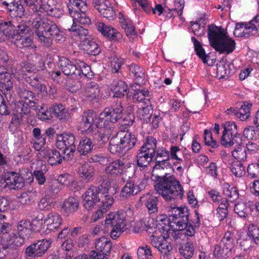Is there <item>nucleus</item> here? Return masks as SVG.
<instances>
[{"label": "nucleus", "mask_w": 259, "mask_h": 259, "mask_svg": "<svg viewBox=\"0 0 259 259\" xmlns=\"http://www.w3.org/2000/svg\"><path fill=\"white\" fill-rule=\"evenodd\" d=\"M177 146L171 145L169 150L164 147L159 146L154 151V160L171 159Z\"/></svg>", "instance_id": "35"}, {"label": "nucleus", "mask_w": 259, "mask_h": 259, "mask_svg": "<svg viewBox=\"0 0 259 259\" xmlns=\"http://www.w3.org/2000/svg\"><path fill=\"white\" fill-rule=\"evenodd\" d=\"M98 30L109 40L118 42L122 39V35L111 26L106 25L102 21H97L95 24Z\"/></svg>", "instance_id": "15"}, {"label": "nucleus", "mask_w": 259, "mask_h": 259, "mask_svg": "<svg viewBox=\"0 0 259 259\" xmlns=\"http://www.w3.org/2000/svg\"><path fill=\"white\" fill-rule=\"evenodd\" d=\"M258 31L257 24L253 19L248 23L242 22L237 23L234 30V34L238 36L248 37L251 35L256 33Z\"/></svg>", "instance_id": "16"}, {"label": "nucleus", "mask_w": 259, "mask_h": 259, "mask_svg": "<svg viewBox=\"0 0 259 259\" xmlns=\"http://www.w3.org/2000/svg\"><path fill=\"white\" fill-rule=\"evenodd\" d=\"M242 143L240 145L236 144L237 147L232 152L233 157L240 162L246 160L247 158V152L242 147Z\"/></svg>", "instance_id": "59"}, {"label": "nucleus", "mask_w": 259, "mask_h": 259, "mask_svg": "<svg viewBox=\"0 0 259 259\" xmlns=\"http://www.w3.org/2000/svg\"><path fill=\"white\" fill-rule=\"evenodd\" d=\"M82 47V49L90 55L96 56L99 54L101 51L98 44L91 39L83 42Z\"/></svg>", "instance_id": "49"}, {"label": "nucleus", "mask_w": 259, "mask_h": 259, "mask_svg": "<svg viewBox=\"0 0 259 259\" xmlns=\"http://www.w3.org/2000/svg\"><path fill=\"white\" fill-rule=\"evenodd\" d=\"M125 168L123 160L116 159L110 162L105 168V173L111 177H116L121 175Z\"/></svg>", "instance_id": "23"}, {"label": "nucleus", "mask_w": 259, "mask_h": 259, "mask_svg": "<svg viewBox=\"0 0 259 259\" xmlns=\"http://www.w3.org/2000/svg\"><path fill=\"white\" fill-rule=\"evenodd\" d=\"M207 36L210 46L220 54H229L235 49V41L228 35L222 26L209 25Z\"/></svg>", "instance_id": "4"}, {"label": "nucleus", "mask_w": 259, "mask_h": 259, "mask_svg": "<svg viewBox=\"0 0 259 259\" xmlns=\"http://www.w3.org/2000/svg\"><path fill=\"white\" fill-rule=\"evenodd\" d=\"M18 238L14 233H2L0 234V245H1L3 249L8 248L10 245H14L16 246H20L23 244V241L21 242L17 241Z\"/></svg>", "instance_id": "30"}, {"label": "nucleus", "mask_w": 259, "mask_h": 259, "mask_svg": "<svg viewBox=\"0 0 259 259\" xmlns=\"http://www.w3.org/2000/svg\"><path fill=\"white\" fill-rule=\"evenodd\" d=\"M191 40L193 43L194 50L197 56L202 60L204 63H207L209 66H211L215 62V59H210L209 55H207L201 44L195 37H191Z\"/></svg>", "instance_id": "27"}, {"label": "nucleus", "mask_w": 259, "mask_h": 259, "mask_svg": "<svg viewBox=\"0 0 259 259\" xmlns=\"http://www.w3.org/2000/svg\"><path fill=\"white\" fill-rule=\"evenodd\" d=\"M39 9H42L52 17L59 18L62 14V10L57 7L56 0H40Z\"/></svg>", "instance_id": "21"}, {"label": "nucleus", "mask_w": 259, "mask_h": 259, "mask_svg": "<svg viewBox=\"0 0 259 259\" xmlns=\"http://www.w3.org/2000/svg\"><path fill=\"white\" fill-rule=\"evenodd\" d=\"M41 152L44 154V157H48V162L51 165H56L62 162V157L60 153L55 149H49L45 148L42 150Z\"/></svg>", "instance_id": "29"}, {"label": "nucleus", "mask_w": 259, "mask_h": 259, "mask_svg": "<svg viewBox=\"0 0 259 259\" xmlns=\"http://www.w3.org/2000/svg\"><path fill=\"white\" fill-rule=\"evenodd\" d=\"M141 148L145 149L148 152L154 153L157 147V140L152 136H148L146 138V142L142 145Z\"/></svg>", "instance_id": "63"}, {"label": "nucleus", "mask_w": 259, "mask_h": 259, "mask_svg": "<svg viewBox=\"0 0 259 259\" xmlns=\"http://www.w3.org/2000/svg\"><path fill=\"white\" fill-rule=\"evenodd\" d=\"M252 104L247 101L243 102L240 108L238 109L237 118L241 121L246 120L250 116V109Z\"/></svg>", "instance_id": "51"}, {"label": "nucleus", "mask_w": 259, "mask_h": 259, "mask_svg": "<svg viewBox=\"0 0 259 259\" xmlns=\"http://www.w3.org/2000/svg\"><path fill=\"white\" fill-rule=\"evenodd\" d=\"M78 208V200L77 198L74 197H69L66 199L61 206L63 212L68 215L77 211Z\"/></svg>", "instance_id": "34"}, {"label": "nucleus", "mask_w": 259, "mask_h": 259, "mask_svg": "<svg viewBox=\"0 0 259 259\" xmlns=\"http://www.w3.org/2000/svg\"><path fill=\"white\" fill-rule=\"evenodd\" d=\"M101 7L100 10L99 11L101 15L106 19L113 20L116 17L115 10L110 3L107 5Z\"/></svg>", "instance_id": "55"}, {"label": "nucleus", "mask_w": 259, "mask_h": 259, "mask_svg": "<svg viewBox=\"0 0 259 259\" xmlns=\"http://www.w3.org/2000/svg\"><path fill=\"white\" fill-rule=\"evenodd\" d=\"M109 58L112 59L111 61V66L112 71L115 73L118 72L119 70L120 69L121 65L124 63V59L118 57L115 52L109 56Z\"/></svg>", "instance_id": "60"}, {"label": "nucleus", "mask_w": 259, "mask_h": 259, "mask_svg": "<svg viewBox=\"0 0 259 259\" xmlns=\"http://www.w3.org/2000/svg\"><path fill=\"white\" fill-rule=\"evenodd\" d=\"M75 137L71 133H64L57 136L56 146L59 149H63V153L69 158L73 155L76 150Z\"/></svg>", "instance_id": "9"}, {"label": "nucleus", "mask_w": 259, "mask_h": 259, "mask_svg": "<svg viewBox=\"0 0 259 259\" xmlns=\"http://www.w3.org/2000/svg\"><path fill=\"white\" fill-rule=\"evenodd\" d=\"M79 128L81 132L87 135H91L95 139L101 141L102 144L106 143L109 139L106 135V130L103 122L97 118L96 115L91 110L84 112L80 116Z\"/></svg>", "instance_id": "3"}, {"label": "nucleus", "mask_w": 259, "mask_h": 259, "mask_svg": "<svg viewBox=\"0 0 259 259\" xmlns=\"http://www.w3.org/2000/svg\"><path fill=\"white\" fill-rule=\"evenodd\" d=\"M108 150L113 154H122L125 152L123 147H122L120 139L117 135L115 137H112L110 139Z\"/></svg>", "instance_id": "52"}, {"label": "nucleus", "mask_w": 259, "mask_h": 259, "mask_svg": "<svg viewBox=\"0 0 259 259\" xmlns=\"http://www.w3.org/2000/svg\"><path fill=\"white\" fill-rule=\"evenodd\" d=\"M52 113L56 117L60 120L65 119L66 118V110L61 103H54L50 107Z\"/></svg>", "instance_id": "54"}, {"label": "nucleus", "mask_w": 259, "mask_h": 259, "mask_svg": "<svg viewBox=\"0 0 259 259\" xmlns=\"http://www.w3.org/2000/svg\"><path fill=\"white\" fill-rule=\"evenodd\" d=\"M58 66L64 75L70 76L75 80L76 74H78L79 71L77 70V65L75 61L74 63L66 57L61 56L59 58Z\"/></svg>", "instance_id": "17"}, {"label": "nucleus", "mask_w": 259, "mask_h": 259, "mask_svg": "<svg viewBox=\"0 0 259 259\" xmlns=\"http://www.w3.org/2000/svg\"><path fill=\"white\" fill-rule=\"evenodd\" d=\"M6 10L11 17L14 18H22L25 13V9L21 4V0Z\"/></svg>", "instance_id": "47"}, {"label": "nucleus", "mask_w": 259, "mask_h": 259, "mask_svg": "<svg viewBox=\"0 0 259 259\" xmlns=\"http://www.w3.org/2000/svg\"><path fill=\"white\" fill-rule=\"evenodd\" d=\"M40 106V108H38V112L37 116L39 119L42 121L50 120L52 118V112L50 110V107H48L46 104H42ZM39 108V107H38ZM37 110V109H36Z\"/></svg>", "instance_id": "56"}, {"label": "nucleus", "mask_w": 259, "mask_h": 259, "mask_svg": "<svg viewBox=\"0 0 259 259\" xmlns=\"http://www.w3.org/2000/svg\"><path fill=\"white\" fill-rule=\"evenodd\" d=\"M94 146L93 141L91 138L84 136L80 139L77 150L81 155L85 156L92 151Z\"/></svg>", "instance_id": "36"}, {"label": "nucleus", "mask_w": 259, "mask_h": 259, "mask_svg": "<svg viewBox=\"0 0 259 259\" xmlns=\"http://www.w3.org/2000/svg\"><path fill=\"white\" fill-rule=\"evenodd\" d=\"M95 247L100 251L99 252H102V254H107L110 252L112 243L110 239L102 236L96 241Z\"/></svg>", "instance_id": "44"}, {"label": "nucleus", "mask_w": 259, "mask_h": 259, "mask_svg": "<svg viewBox=\"0 0 259 259\" xmlns=\"http://www.w3.org/2000/svg\"><path fill=\"white\" fill-rule=\"evenodd\" d=\"M232 249L220 242L213 246V255L218 259H227L232 254Z\"/></svg>", "instance_id": "32"}, {"label": "nucleus", "mask_w": 259, "mask_h": 259, "mask_svg": "<svg viewBox=\"0 0 259 259\" xmlns=\"http://www.w3.org/2000/svg\"><path fill=\"white\" fill-rule=\"evenodd\" d=\"M180 254L186 259L191 258L194 252V248L193 243L188 242L185 244L181 246L179 248Z\"/></svg>", "instance_id": "57"}, {"label": "nucleus", "mask_w": 259, "mask_h": 259, "mask_svg": "<svg viewBox=\"0 0 259 259\" xmlns=\"http://www.w3.org/2000/svg\"><path fill=\"white\" fill-rule=\"evenodd\" d=\"M68 29L69 31H72L74 35L77 36L79 40L82 44L91 39L88 30L79 25L72 24L71 27L68 28Z\"/></svg>", "instance_id": "42"}, {"label": "nucleus", "mask_w": 259, "mask_h": 259, "mask_svg": "<svg viewBox=\"0 0 259 259\" xmlns=\"http://www.w3.org/2000/svg\"><path fill=\"white\" fill-rule=\"evenodd\" d=\"M78 174L80 181L82 183H88L94 180L95 170L93 165L84 163L78 168Z\"/></svg>", "instance_id": "24"}, {"label": "nucleus", "mask_w": 259, "mask_h": 259, "mask_svg": "<svg viewBox=\"0 0 259 259\" xmlns=\"http://www.w3.org/2000/svg\"><path fill=\"white\" fill-rule=\"evenodd\" d=\"M192 160L191 153L186 148L182 149L178 146L176 148V151H175L171 159V160H175V162L172 164L173 166L181 165L186 169H188L192 165Z\"/></svg>", "instance_id": "13"}, {"label": "nucleus", "mask_w": 259, "mask_h": 259, "mask_svg": "<svg viewBox=\"0 0 259 259\" xmlns=\"http://www.w3.org/2000/svg\"><path fill=\"white\" fill-rule=\"evenodd\" d=\"M6 185L10 189L18 190L24 185V179L19 172L13 171L5 172Z\"/></svg>", "instance_id": "20"}, {"label": "nucleus", "mask_w": 259, "mask_h": 259, "mask_svg": "<svg viewBox=\"0 0 259 259\" xmlns=\"http://www.w3.org/2000/svg\"><path fill=\"white\" fill-rule=\"evenodd\" d=\"M12 39L15 45L19 48H32L33 41L29 35H15Z\"/></svg>", "instance_id": "43"}, {"label": "nucleus", "mask_w": 259, "mask_h": 259, "mask_svg": "<svg viewBox=\"0 0 259 259\" xmlns=\"http://www.w3.org/2000/svg\"><path fill=\"white\" fill-rule=\"evenodd\" d=\"M128 68L130 75L133 77L136 82L142 83L145 77L144 69L135 63L130 64Z\"/></svg>", "instance_id": "37"}, {"label": "nucleus", "mask_w": 259, "mask_h": 259, "mask_svg": "<svg viewBox=\"0 0 259 259\" xmlns=\"http://www.w3.org/2000/svg\"><path fill=\"white\" fill-rule=\"evenodd\" d=\"M121 144L122 147H123L125 151H128L133 149L136 145L137 142V138L135 135L127 131H120L117 133Z\"/></svg>", "instance_id": "22"}, {"label": "nucleus", "mask_w": 259, "mask_h": 259, "mask_svg": "<svg viewBox=\"0 0 259 259\" xmlns=\"http://www.w3.org/2000/svg\"><path fill=\"white\" fill-rule=\"evenodd\" d=\"M44 222L48 229L54 231L58 230L62 225L63 220L61 215L56 212H52L47 215L44 219Z\"/></svg>", "instance_id": "28"}, {"label": "nucleus", "mask_w": 259, "mask_h": 259, "mask_svg": "<svg viewBox=\"0 0 259 259\" xmlns=\"http://www.w3.org/2000/svg\"><path fill=\"white\" fill-rule=\"evenodd\" d=\"M32 27L40 41L46 47L53 44V40L57 42L64 41L65 37L57 25L47 18H35L32 22Z\"/></svg>", "instance_id": "2"}, {"label": "nucleus", "mask_w": 259, "mask_h": 259, "mask_svg": "<svg viewBox=\"0 0 259 259\" xmlns=\"http://www.w3.org/2000/svg\"><path fill=\"white\" fill-rule=\"evenodd\" d=\"M224 131L221 139L222 145L229 147L234 144L242 143V136L238 133L237 125L233 121H226L224 124Z\"/></svg>", "instance_id": "8"}, {"label": "nucleus", "mask_w": 259, "mask_h": 259, "mask_svg": "<svg viewBox=\"0 0 259 259\" xmlns=\"http://www.w3.org/2000/svg\"><path fill=\"white\" fill-rule=\"evenodd\" d=\"M168 217L174 225L173 230H182L187 227L190 216V210L187 207H178L174 202L167 206Z\"/></svg>", "instance_id": "7"}, {"label": "nucleus", "mask_w": 259, "mask_h": 259, "mask_svg": "<svg viewBox=\"0 0 259 259\" xmlns=\"http://www.w3.org/2000/svg\"><path fill=\"white\" fill-rule=\"evenodd\" d=\"M158 199L156 196L149 195L144 202V205L147 208L150 215H155L158 212Z\"/></svg>", "instance_id": "48"}, {"label": "nucleus", "mask_w": 259, "mask_h": 259, "mask_svg": "<svg viewBox=\"0 0 259 259\" xmlns=\"http://www.w3.org/2000/svg\"><path fill=\"white\" fill-rule=\"evenodd\" d=\"M137 256L138 259H154L151 247L147 245L139 247Z\"/></svg>", "instance_id": "61"}, {"label": "nucleus", "mask_w": 259, "mask_h": 259, "mask_svg": "<svg viewBox=\"0 0 259 259\" xmlns=\"http://www.w3.org/2000/svg\"><path fill=\"white\" fill-rule=\"evenodd\" d=\"M126 213L124 210L110 212L107 215L105 224L109 227H118L125 228Z\"/></svg>", "instance_id": "19"}, {"label": "nucleus", "mask_w": 259, "mask_h": 259, "mask_svg": "<svg viewBox=\"0 0 259 259\" xmlns=\"http://www.w3.org/2000/svg\"><path fill=\"white\" fill-rule=\"evenodd\" d=\"M12 75H6V76L0 78V91L5 95L7 100L12 96L10 91L13 87V83L12 81Z\"/></svg>", "instance_id": "39"}, {"label": "nucleus", "mask_w": 259, "mask_h": 259, "mask_svg": "<svg viewBox=\"0 0 259 259\" xmlns=\"http://www.w3.org/2000/svg\"><path fill=\"white\" fill-rule=\"evenodd\" d=\"M33 231L32 223L27 220H22L20 221L17 225V231L18 236L16 235L18 239L17 241L21 242L23 241L24 243L25 239H29Z\"/></svg>", "instance_id": "25"}, {"label": "nucleus", "mask_w": 259, "mask_h": 259, "mask_svg": "<svg viewBox=\"0 0 259 259\" xmlns=\"http://www.w3.org/2000/svg\"><path fill=\"white\" fill-rule=\"evenodd\" d=\"M12 61L8 56L2 50H0V78L11 75L8 70L11 65Z\"/></svg>", "instance_id": "40"}, {"label": "nucleus", "mask_w": 259, "mask_h": 259, "mask_svg": "<svg viewBox=\"0 0 259 259\" xmlns=\"http://www.w3.org/2000/svg\"><path fill=\"white\" fill-rule=\"evenodd\" d=\"M111 90L113 94V97L117 98H122L125 95H128V86L123 80H117L111 85Z\"/></svg>", "instance_id": "31"}, {"label": "nucleus", "mask_w": 259, "mask_h": 259, "mask_svg": "<svg viewBox=\"0 0 259 259\" xmlns=\"http://www.w3.org/2000/svg\"><path fill=\"white\" fill-rule=\"evenodd\" d=\"M150 243L159 251L160 259L169 258L172 253V244L169 237L153 236Z\"/></svg>", "instance_id": "10"}, {"label": "nucleus", "mask_w": 259, "mask_h": 259, "mask_svg": "<svg viewBox=\"0 0 259 259\" xmlns=\"http://www.w3.org/2000/svg\"><path fill=\"white\" fill-rule=\"evenodd\" d=\"M229 202L226 199H222L221 203L217 208L216 217L220 221H224L228 217Z\"/></svg>", "instance_id": "53"}, {"label": "nucleus", "mask_w": 259, "mask_h": 259, "mask_svg": "<svg viewBox=\"0 0 259 259\" xmlns=\"http://www.w3.org/2000/svg\"><path fill=\"white\" fill-rule=\"evenodd\" d=\"M230 170L237 178H241L245 174V167L243 164L239 161H234L230 166Z\"/></svg>", "instance_id": "58"}, {"label": "nucleus", "mask_w": 259, "mask_h": 259, "mask_svg": "<svg viewBox=\"0 0 259 259\" xmlns=\"http://www.w3.org/2000/svg\"><path fill=\"white\" fill-rule=\"evenodd\" d=\"M31 107H32L29 102L20 101L16 104L14 111L24 116L29 113Z\"/></svg>", "instance_id": "62"}, {"label": "nucleus", "mask_w": 259, "mask_h": 259, "mask_svg": "<svg viewBox=\"0 0 259 259\" xmlns=\"http://www.w3.org/2000/svg\"><path fill=\"white\" fill-rule=\"evenodd\" d=\"M17 23L13 20H0V31L4 33V36L13 38L14 30L16 28Z\"/></svg>", "instance_id": "46"}, {"label": "nucleus", "mask_w": 259, "mask_h": 259, "mask_svg": "<svg viewBox=\"0 0 259 259\" xmlns=\"http://www.w3.org/2000/svg\"><path fill=\"white\" fill-rule=\"evenodd\" d=\"M123 108L120 101L114 102L110 108H106L99 114V119L103 122L106 135L109 138L112 135L114 124L122 118Z\"/></svg>", "instance_id": "6"}, {"label": "nucleus", "mask_w": 259, "mask_h": 259, "mask_svg": "<svg viewBox=\"0 0 259 259\" xmlns=\"http://www.w3.org/2000/svg\"><path fill=\"white\" fill-rule=\"evenodd\" d=\"M252 211L253 206L248 204L246 201H239L235 204L234 212L240 218L246 219L249 218L248 210Z\"/></svg>", "instance_id": "38"}, {"label": "nucleus", "mask_w": 259, "mask_h": 259, "mask_svg": "<svg viewBox=\"0 0 259 259\" xmlns=\"http://www.w3.org/2000/svg\"><path fill=\"white\" fill-rule=\"evenodd\" d=\"M247 234L254 243L259 244V227L254 225H249L248 227Z\"/></svg>", "instance_id": "64"}, {"label": "nucleus", "mask_w": 259, "mask_h": 259, "mask_svg": "<svg viewBox=\"0 0 259 259\" xmlns=\"http://www.w3.org/2000/svg\"><path fill=\"white\" fill-rule=\"evenodd\" d=\"M156 183L154 187L157 192L168 203H176L182 199L184 191L180 182L175 176L165 173L163 176L152 175Z\"/></svg>", "instance_id": "1"}, {"label": "nucleus", "mask_w": 259, "mask_h": 259, "mask_svg": "<svg viewBox=\"0 0 259 259\" xmlns=\"http://www.w3.org/2000/svg\"><path fill=\"white\" fill-rule=\"evenodd\" d=\"M144 105L143 107L138 109V114L141 120L146 123H148L151 121L153 108L150 100H146V104Z\"/></svg>", "instance_id": "33"}, {"label": "nucleus", "mask_w": 259, "mask_h": 259, "mask_svg": "<svg viewBox=\"0 0 259 259\" xmlns=\"http://www.w3.org/2000/svg\"><path fill=\"white\" fill-rule=\"evenodd\" d=\"M74 61L77 65V70L79 72L76 74L75 80L73 81L74 84L68 87L69 90L72 93L79 91L81 88L80 82L77 80L79 78L84 76L87 78H92L94 76V73L92 71L90 66L86 63L77 59H75Z\"/></svg>", "instance_id": "11"}, {"label": "nucleus", "mask_w": 259, "mask_h": 259, "mask_svg": "<svg viewBox=\"0 0 259 259\" xmlns=\"http://www.w3.org/2000/svg\"><path fill=\"white\" fill-rule=\"evenodd\" d=\"M204 141L206 146L211 147L209 151L214 153L220 147L219 143L213 139L210 130L205 129L204 131Z\"/></svg>", "instance_id": "50"}, {"label": "nucleus", "mask_w": 259, "mask_h": 259, "mask_svg": "<svg viewBox=\"0 0 259 259\" xmlns=\"http://www.w3.org/2000/svg\"><path fill=\"white\" fill-rule=\"evenodd\" d=\"M51 243V239L38 240L28 246L25 249V253L30 257H42L50 247Z\"/></svg>", "instance_id": "12"}, {"label": "nucleus", "mask_w": 259, "mask_h": 259, "mask_svg": "<svg viewBox=\"0 0 259 259\" xmlns=\"http://www.w3.org/2000/svg\"><path fill=\"white\" fill-rule=\"evenodd\" d=\"M16 91L21 98L28 100L32 108L37 109L39 107L38 100L36 99L34 93L31 91L27 89L26 85L21 84L20 82L15 85Z\"/></svg>", "instance_id": "18"}, {"label": "nucleus", "mask_w": 259, "mask_h": 259, "mask_svg": "<svg viewBox=\"0 0 259 259\" xmlns=\"http://www.w3.org/2000/svg\"><path fill=\"white\" fill-rule=\"evenodd\" d=\"M100 89L99 85L95 81H90L85 85L84 95L90 100H93L99 97Z\"/></svg>", "instance_id": "45"}, {"label": "nucleus", "mask_w": 259, "mask_h": 259, "mask_svg": "<svg viewBox=\"0 0 259 259\" xmlns=\"http://www.w3.org/2000/svg\"><path fill=\"white\" fill-rule=\"evenodd\" d=\"M223 193L226 197L225 199L228 200V202H233L238 199L239 194L237 187L225 182L223 184Z\"/></svg>", "instance_id": "41"}, {"label": "nucleus", "mask_w": 259, "mask_h": 259, "mask_svg": "<svg viewBox=\"0 0 259 259\" xmlns=\"http://www.w3.org/2000/svg\"><path fill=\"white\" fill-rule=\"evenodd\" d=\"M146 186L147 181L145 179H142L136 183L132 180H128L122 188L120 196L123 198H127L136 195L145 189Z\"/></svg>", "instance_id": "14"}, {"label": "nucleus", "mask_w": 259, "mask_h": 259, "mask_svg": "<svg viewBox=\"0 0 259 259\" xmlns=\"http://www.w3.org/2000/svg\"><path fill=\"white\" fill-rule=\"evenodd\" d=\"M87 10V9L82 11L79 7L78 9L74 8V9L68 10L69 15L72 18V24H77V23L81 24H89L91 22V20L86 14Z\"/></svg>", "instance_id": "26"}, {"label": "nucleus", "mask_w": 259, "mask_h": 259, "mask_svg": "<svg viewBox=\"0 0 259 259\" xmlns=\"http://www.w3.org/2000/svg\"><path fill=\"white\" fill-rule=\"evenodd\" d=\"M109 187L105 184H100L98 186L91 185L82 195L83 204L87 209L90 210L95 206L103 204L112 205L114 199L109 193Z\"/></svg>", "instance_id": "5"}]
</instances>
